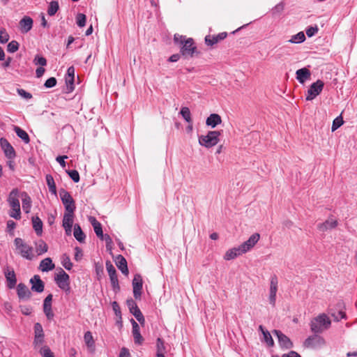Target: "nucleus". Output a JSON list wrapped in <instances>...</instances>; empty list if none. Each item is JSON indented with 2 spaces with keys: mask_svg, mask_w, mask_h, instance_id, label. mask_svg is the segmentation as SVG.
Masks as SVG:
<instances>
[{
  "mask_svg": "<svg viewBox=\"0 0 357 357\" xmlns=\"http://www.w3.org/2000/svg\"><path fill=\"white\" fill-rule=\"evenodd\" d=\"M112 305L113 310H114V312H115V314H116V316L120 315V314H121L120 307H119V305H118V303H117L116 301H114V302L112 303Z\"/></svg>",
  "mask_w": 357,
  "mask_h": 357,
  "instance_id": "obj_64",
  "label": "nucleus"
},
{
  "mask_svg": "<svg viewBox=\"0 0 357 357\" xmlns=\"http://www.w3.org/2000/svg\"><path fill=\"white\" fill-rule=\"evenodd\" d=\"M331 324L329 317L325 314H321L311 321L310 329L314 333H321L328 329Z\"/></svg>",
  "mask_w": 357,
  "mask_h": 357,
  "instance_id": "obj_3",
  "label": "nucleus"
},
{
  "mask_svg": "<svg viewBox=\"0 0 357 357\" xmlns=\"http://www.w3.org/2000/svg\"><path fill=\"white\" fill-rule=\"evenodd\" d=\"M329 314L331 317L334 318V320L336 321H340L342 319H344L346 317L345 312L341 308V305H340L337 312H333L332 309L330 310Z\"/></svg>",
  "mask_w": 357,
  "mask_h": 357,
  "instance_id": "obj_38",
  "label": "nucleus"
},
{
  "mask_svg": "<svg viewBox=\"0 0 357 357\" xmlns=\"http://www.w3.org/2000/svg\"><path fill=\"white\" fill-rule=\"evenodd\" d=\"M5 277L8 282V287L13 289L17 283L16 275L13 270H10L8 268L5 271Z\"/></svg>",
  "mask_w": 357,
  "mask_h": 357,
  "instance_id": "obj_22",
  "label": "nucleus"
},
{
  "mask_svg": "<svg viewBox=\"0 0 357 357\" xmlns=\"http://www.w3.org/2000/svg\"><path fill=\"white\" fill-rule=\"evenodd\" d=\"M17 250H19L22 257L27 259H32L33 258V248L28 244L24 242L20 238H16L14 241Z\"/></svg>",
  "mask_w": 357,
  "mask_h": 357,
  "instance_id": "obj_5",
  "label": "nucleus"
},
{
  "mask_svg": "<svg viewBox=\"0 0 357 357\" xmlns=\"http://www.w3.org/2000/svg\"><path fill=\"white\" fill-rule=\"evenodd\" d=\"M68 158V156L67 155H62V156H58L56 158V160L60 164V165L62 167H66V162H65V159Z\"/></svg>",
  "mask_w": 357,
  "mask_h": 357,
  "instance_id": "obj_60",
  "label": "nucleus"
},
{
  "mask_svg": "<svg viewBox=\"0 0 357 357\" xmlns=\"http://www.w3.org/2000/svg\"><path fill=\"white\" fill-rule=\"evenodd\" d=\"M33 63L35 65H40L42 66H45L47 64V60L43 56H40L39 55H36L34 58Z\"/></svg>",
  "mask_w": 357,
  "mask_h": 357,
  "instance_id": "obj_52",
  "label": "nucleus"
},
{
  "mask_svg": "<svg viewBox=\"0 0 357 357\" xmlns=\"http://www.w3.org/2000/svg\"><path fill=\"white\" fill-rule=\"evenodd\" d=\"M156 357H165V352L166 350L163 340L161 338H158L156 342Z\"/></svg>",
  "mask_w": 357,
  "mask_h": 357,
  "instance_id": "obj_35",
  "label": "nucleus"
},
{
  "mask_svg": "<svg viewBox=\"0 0 357 357\" xmlns=\"http://www.w3.org/2000/svg\"><path fill=\"white\" fill-rule=\"evenodd\" d=\"M227 34L226 32L220 33L216 36H207L205 38V43L208 45H213L218 43L219 41L224 40L227 37Z\"/></svg>",
  "mask_w": 357,
  "mask_h": 357,
  "instance_id": "obj_23",
  "label": "nucleus"
},
{
  "mask_svg": "<svg viewBox=\"0 0 357 357\" xmlns=\"http://www.w3.org/2000/svg\"><path fill=\"white\" fill-rule=\"evenodd\" d=\"M84 342H85L86 346L89 348H90V349L94 348V340H93L92 333L90 331H87L85 333L84 336Z\"/></svg>",
  "mask_w": 357,
  "mask_h": 357,
  "instance_id": "obj_43",
  "label": "nucleus"
},
{
  "mask_svg": "<svg viewBox=\"0 0 357 357\" xmlns=\"http://www.w3.org/2000/svg\"><path fill=\"white\" fill-rule=\"evenodd\" d=\"M284 10L283 3H280L276 5L273 9V13H280Z\"/></svg>",
  "mask_w": 357,
  "mask_h": 357,
  "instance_id": "obj_63",
  "label": "nucleus"
},
{
  "mask_svg": "<svg viewBox=\"0 0 357 357\" xmlns=\"http://www.w3.org/2000/svg\"><path fill=\"white\" fill-rule=\"evenodd\" d=\"M220 134V131L218 130L208 131L206 135L199 137V143L206 148L214 146L219 142Z\"/></svg>",
  "mask_w": 357,
  "mask_h": 357,
  "instance_id": "obj_4",
  "label": "nucleus"
},
{
  "mask_svg": "<svg viewBox=\"0 0 357 357\" xmlns=\"http://www.w3.org/2000/svg\"><path fill=\"white\" fill-rule=\"evenodd\" d=\"M74 213L66 211L63 218V227L68 235H70L72 231V227L73 224Z\"/></svg>",
  "mask_w": 357,
  "mask_h": 357,
  "instance_id": "obj_16",
  "label": "nucleus"
},
{
  "mask_svg": "<svg viewBox=\"0 0 357 357\" xmlns=\"http://www.w3.org/2000/svg\"><path fill=\"white\" fill-rule=\"evenodd\" d=\"M89 221L92 225L94 231L97 236L99 237L100 239L103 240V237L105 236L103 235L101 224L93 217H90Z\"/></svg>",
  "mask_w": 357,
  "mask_h": 357,
  "instance_id": "obj_28",
  "label": "nucleus"
},
{
  "mask_svg": "<svg viewBox=\"0 0 357 357\" xmlns=\"http://www.w3.org/2000/svg\"><path fill=\"white\" fill-rule=\"evenodd\" d=\"M19 49V43L16 40H12L8 44L7 50L10 53L17 52Z\"/></svg>",
  "mask_w": 357,
  "mask_h": 357,
  "instance_id": "obj_48",
  "label": "nucleus"
},
{
  "mask_svg": "<svg viewBox=\"0 0 357 357\" xmlns=\"http://www.w3.org/2000/svg\"><path fill=\"white\" fill-rule=\"evenodd\" d=\"M343 123H344V121H343V119L341 115L336 117L333 120V125H332V128H331L332 132H334L337 128H339L343 124Z\"/></svg>",
  "mask_w": 357,
  "mask_h": 357,
  "instance_id": "obj_46",
  "label": "nucleus"
},
{
  "mask_svg": "<svg viewBox=\"0 0 357 357\" xmlns=\"http://www.w3.org/2000/svg\"><path fill=\"white\" fill-rule=\"evenodd\" d=\"M17 296L20 300L27 301L31 297V292L23 283H20L17 287Z\"/></svg>",
  "mask_w": 357,
  "mask_h": 357,
  "instance_id": "obj_17",
  "label": "nucleus"
},
{
  "mask_svg": "<svg viewBox=\"0 0 357 357\" xmlns=\"http://www.w3.org/2000/svg\"><path fill=\"white\" fill-rule=\"evenodd\" d=\"M83 257V252L82 250L79 247L75 248V257L74 259L77 261H79Z\"/></svg>",
  "mask_w": 357,
  "mask_h": 357,
  "instance_id": "obj_53",
  "label": "nucleus"
},
{
  "mask_svg": "<svg viewBox=\"0 0 357 357\" xmlns=\"http://www.w3.org/2000/svg\"><path fill=\"white\" fill-rule=\"evenodd\" d=\"M337 225V221L333 218L326 220L324 222L318 225V229L321 231H326L328 229L335 228Z\"/></svg>",
  "mask_w": 357,
  "mask_h": 357,
  "instance_id": "obj_26",
  "label": "nucleus"
},
{
  "mask_svg": "<svg viewBox=\"0 0 357 357\" xmlns=\"http://www.w3.org/2000/svg\"><path fill=\"white\" fill-rule=\"evenodd\" d=\"M18 94L25 99H31L32 95L22 89H17Z\"/></svg>",
  "mask_w": 357,
  "mask_h": 357,
  "instance_id": "obj_59",
  "label": "nucleus"
},
{
  "mask_svg": "<svg viewBox=\"0 0 357 357\" xmlns=\"http://www.w3.org/2000/svg\"><path fill=\"white\" fill-rule=\"evenodd\" d=\"M55 281L59 288L66 292L70 291L69 275L63 269L61 268L55 276Z\"/></svg>",
  "mask_w": 357,
  "mask_h": 357,
  "instance_id": "obj_7",
  "label": "nucleus"
},
{
  "mask_svg": "<svg viewBox=\"0 0 357 357\" xmlns=\"http://www.w3.org/2000/svg\"><path fill=\"white\" fill-rule=\"evenodd\" d=\"M305 40V36L303 31L298 33L297 34L293 36L288 42L291 43H303Z\"/></svg>",
  "mask_w": 357,
  "mask_h": 357,
  "instance_id": "obj_42",
  "label": "nucleus"
},
{
  "mask_svg": "<svg viewBox=\"0 0 357 357\" xmlns=\"http://www.w3.org/2000/svg\"><path fill=\"white\" fill-rule=\"evenodd\" d=\"M86 15L84 14H82V13H79L77 15V17H76V22H77V24L79 26V27H83L85 26V24H86Z\"/></svg>",
  "mask_w": 357,
  "mask_h": 357,
  "instance_id": "obj_49",
  "label": "nucleus"
},
{
  "mask_svg": "<svg viewBox=\"0 0 357 357\" xmlns=\"http://www.w3.org/2000/svg\"><path fill=\"white\" fill-rule=\"evenodd\" d=\"M46 182L49 188L50 192H52L53 195H56V188L54 181V178L52 175H46Z\"/></svg>",
  "mask_w": 357,
  "mask_h": 357,
  "instance_id": "obj_39",
  "label": "nucleus"
},
{
  "mask_svg": "<svg viewBox=\"0 0 357 357\" xmlns=\"http://www.w3.org/2000/svg\"><path fill=\"white\" fill-rule=\"evenodd\" d=\"M35 339L34 342L36 344H40L43 341V330L40 324L36 323L34 326Z\"/></svg>",
  "mask_w": 357,
  "mask_h": 357,
  "instance_id": "obj_30",
  "label": "nucleus"
},
{
  "mask_svg": "<svg viewBox=\"0 0 357 357\" xmlns=\"http://www.w3.org/2000/svg\"><path fill=\"white\" fill-rule=\"evenodd\" d=\"M318 27L315 26H310L306 29V34L308 37H312L314 36L318 32Z\"/></svg>",
  "mask_w": 357,
  "mask_h": 357,
  "instance_id": "obj_56",
  "label": "nucleus"
},
{
  "mask_svg": "<svg viewBox=\"0 0 357 357\" xmlns=\"http://www.w3.org/2000/svg\"><path fill=\"white\" fill-rule=\"evenodd\" d=\"M20 308L21 312L24 315H29L32 312L31 307L29 305H20Z\"/></svg>",
  "mask_w": 357,
  "mask_h": 357,
  "instance_id": "obj_58",
  "label": "nucleus"
},
{
  "mask_svg": "<svg viewBox=\"0 0 357 357\" xmlns=\"http://www.w3.org/2000/svg\"><path fill=\"white\" fill-rule=\"evenodd\" d=\"M75 79V68L73 66H70L67 70V75L66 77V82L68 86H70V90H73L72 85L73 84Z\"/></svg>",
  "mask_w": 357,
  "mask_h": 357,
  "instance_id": "obj_34",
  "label": "nucleus"
},
{
  "mask_svg": "<svg viewBox=\"0 0 357 357\" xmlns=\"http://www.w3.org/2000/svg\"><path fill=\"white\" fill-rule=\"evenodd\" d=\"M174 40L176 43L180 44L181 54L185 57H192L195 53L197 52V47L194 45L192 38H185L184 36L175 34Z\"/></svg>",
  "mask_w": 357,
  "mask_h": 357,
  "instance_id": "obj_1",
  "label": "nucleus"
},
{
  "mask_svg": "<svg viewBox=\"0 0 357 357\" xmlns=\"http://www.w3.org/2000/svg\"><path fill=\"white\" fill-rule=\"evenodd\" d=\"M273 333L277 336L278 342L281 347L284 349H290L292 347L293 344L290 339L281 331L275 330Z\"/></svg>",
  "mask_w": 357,
  "mask_h": 357,
  "instance_id": "obj_15",
  "label": "nucleus"
},
{
  "mask_svg": "<svg viewBox=\"0 0 357 357\" xmlns=\"http://www.w3.org/2000/svg\"><path fill=\"white\" fill-rule=\"evenodd\" d=\"M14 130H15L16 135H17V137H19L20 139H22L24 143L28 144L30 142L29 137L26 131L21 129L18 126H15Z\"/></svg>",
  "mask_w": 357,
  "mask_h": 357,
  "instance_id": "obj_37",
  "label": "nucleus"
},
{
  "mask_svg": "<svg viewBox=\"0 0 357 357\" xmlns=\"http://www.w3.org/2000/svg\"><path fill=\"white\" fill-rule=\"evenodd\" d=\"M241 250H238V247L233 248L231 249L228 250L225 256L224 259L225 260H231L236 258L237 256L242 255Z\"/></svg>",
  "mask_w": 357,
  "mask_h": 357,
  "instance_id": "obj_33",
  "label": "nucleus"
},
{
  "mask_svg": "<svg viewBox=\"0 0 357 357\" xmlns=\"http://www.w3.org/2000/svg\"><path fill=\"white\" fill-rule=\"evenodd\" d=\"M131 324L132 326V335L134 337L135 343L140 345L143 343L144 338L140 334L139 326L133 319H131Z\"/></svg>",
  "mask_w": 357,
  "mask_h": 357,
  "instance_id": "obj_19",
  "label": "nucleus"
},
{
  "mask_svg": "<svg viewBox=\"0 0 357 357\" xmlns=\"http://www.w3.org/2000/svg\"><path fill=\"white\" fill-rule=\"evenodd\" d=\"M260 235L258 233H255L250 236L248 241L243 243L238 246V250H241L243 254L250 251L259 241Z\"/></svg>",
  "mask_w": 357,
  "mask_h": 357,
  "instance_id": "obj_11",
  "label": "nucleus"
},
{
  "mask_svg": "<svg viewBox=\"0 0 357 357\" xmlns=\"http://www.w3.org/2000/svg\"><path fill=\"white\" fill-rule=\"evenodd\" d=\"M180 114L188 123L192 122L191 114L188 107H183L180 111Z\"/></svg>",
  "mask_w": 357,
  "mask_h": 357,
  "instance_id": "obj_45",
  "label": "nucleus"
},
{
  "mask_svg": "<svg viewBox=\"0 0 357 357\" xmlns=\"http://www.w3.org/2000/svg\"><path fill=\"white\" fill-rule=\"evenodd\" d=\"M20 194L17 188H14L9 193L7 199L10 207L9 215L15 220H20L21 218L20 204L19 200Z\"/></svg>",
  "mask_w": 357,
  "mask_h": 357,
  "instance_id": "obj_2",
  "label": "nucleus"
},
{
  "mask_svg": "<svg viewBox=\"0 0 357 357\" xmlns=\"http://www.w3.org/2000/svg\"><path fill=\"white\" fill-rule=\"evenodd\" d=\"M296 75L298 81L300 83L303 84L307 79H308L310 77L311 73L307 68H303L297 70L296 72Z\"/></svg>",
  "mask_w": 357,
  "mask_h": 357,
  "instance_id": "obj_25",
  "label": "nucleus"
},
{
  "mask_svg": "<svg viewBox=\"0 0 357 357\" xmlns=\"http://www.w3.org/2000/svg\"><path fill=\"white\" fill-rule=\"evenodd\" d=\"M47 249V245L43 240H40L36 243V250L38 255L45 253Z\"/></svg>",
  "mask_w": 357,
  "mask_h": 357,
  "instance_id": "obj_40",
  "label": "nucleus"
},
{
  "mask_svg": "<svg viewBox=\"0 0 357 357\" xmlns=\"http://www.w3.org/2000/svg\"><path fill=\"white\" fill-rule=\"evenodd\" d=\"M105 265L114 290H119L120 287L119 284L116 271L114 266L112 265L110 261H107Z\"/></svg>",
  "mask_w": 357,
  "mask_h": 357,
  "instance_id": "obj_12",
  "label": "nucleus"
},
{
  "mask_svg": "<svg viewBox=\"0 0 357 357\" xmlns=\"http://www.w3.org/2000/svg\"><path fill=\"white\" fill-rule=\"evenodd\" d=\"M324 339L319 335H313L307 337L304 342V346L311 349H318L325 345Z\"/></svg>",
  "mask_w": 357,
  "mask_h": 357,
  "instance_id": "obj_9",
  "label": "nucleus"
},
{
  "mask_svg": "<svg viewBox=\"0 0 357 357\" xmlns=\"http://www.w3.org/2000/svg\"><path fill=\"white\" fill-rule=\"evenodd\" d=\"M31 284V290L38 293H41L44 291V283L41 280L39 275H34L30 280Z\"/></svg>",
  "mask_w": 357,
  "mask_h": 357,
  "instance_id": "obj_18",
  "label": "nucleus"
},
{
  "mask_svg": "<svg viewBox=\"0 0 357 357\" xmlns=\"http://www.w3.org/2000/svg\"><path fill=\"white\" fill-rule=\"evenodd\" d=\"M20 197L22 202V209L26 213H29L31 208V199L26 192H22L20 194Z\"/></svg>",
  "mask_w": 357,
  "mask_h": 357,
  "instance_id": "obj_24",
  "label": "nucleus"
},
{
  "mask_svg": "<svg viewBox=\"0 0 357 357\" xmlns=\"http://www.w3.org/2000/svg\"><path fill=\"white\" fill-rule=\"evenodd\" d=\"M278 288V279L275 275L271 277L268 300L270 304L274 307L276 302V294Z\"/></svg>",
  "mask_w": 357,
  "mask_h": 357,
  "instance_id": "obj_10",
  "label": "nucleus"
},
{
  "mask_svg": "<svg viewBox=\"0 0 357 357\" xmlns=\"http://www.w3.org/2000/svg\"><path fill=\"white\" fill-rule=\"evenodd\" d=\"M9 40V35L6 32L5 29H1L0 30V43L4 44L7 43Z\"/></svg>",
  "mask_w": 357,
  "mask_h": 357,
  "instance_id": "obj_50",
  "label": "nucleus"
},
{
  "mask_svg": "<svg viewBox=\"0 0 357 357\" xmlns=\"http://www.w3.org/2000/svg\"><path fill=\"white\" fill-rule=\"evenodd\" d=\"M116 264L123 274H128V268L126 259L121 255H118L116 259Z\"/></svg>",
  "mask_w": 357,
  "mask_h": 357,
  "instance_id": "obj_29",
  "label": "nucleus"
},
{
  "mask_svg": "<svg viewBox=\"0 0 357 357\" xmlns=\"http://www.w3.org/2000/svg\"><path fill=\"white\" fill-rule=\"evenodd\" d=\"M70 178L75 182L77 183L79 181V174L77 170H69L67 172Z\"/></svg>",
  "mask_w": 357,
  "mask_h": 357,
  "instance_id": "obj_51",
  "label": "nucleus"
},
{
  "mask_svg": "<svg viewBox=\"0 0 357 357\" xmlns=\"http://www.w3.org/2000/svg\"><path fill=\"white\" fill-rule=\"evenodd\" d=\"M52 295L49 294L44 300L43 303V310L47 318L48 319H52L54 317V314L52 311Z\"/></svg>",
  "mask_w": 357,
  "mask_h": 357,
  "instance_id": "obj_20",
  "label": "nucleus"
},
{
  "mask_svg": "<svg viewBox=\"0 0 357 357\" xmlns=\"http://www.w3.org/2000/svg\"><path fill=\"white\" fill-rule=\"evenodd\" d=\"M119 357H131L129 350L126 347H123L121 349Z\"/></svg>",
  "mask_w": 357,
  "mask_h": 357,
  "instance_id": "obj_61",
  "label": "nucleus"
},
{
  "mask_svg": "<svg viewBox=\"0 0 357 357\" xmlns=\"http://www.w3.org/2000/svg\"><path fill=\"white\" fill-rule=\"evenodd\" d=\"M39 268L43 272H47L54 268V264L51 258L47 257L40 261Z\"/></svg>",
  "mask_w": 357,
  "mask_h": 357,
  "instance_id": "obj_31",
  "label": "nucleus"
},
{
  "mask_svg": "<svg viewBox=\"0 0 357 357\" xmlns=\"http://www.w3.org/2000/svg\"><path fill=\"white\" fill-rule=\"evenodd\" d=\"M59 196L63 204L64 205L66 211L74 213L75 210V204L70 194L66 190L61 189L59 190Z\"/></svg>",
  "mask_w": 357,
  "mask_h": 357,
  "instance_id": "obj_6",
  "label": "nucleus"
},
{
  "mask_svg": "<svg viewBox=\"0 0 357 357\" xmlns=\"http://www.w3.org/2000/svg\"><path fill=\"white\" fill-rule=\"evenodd\" d=\"M324 86V82L320 79H318L317 82L312 83L307 90L306 100H312L314 99L321 92Z\"/></svg>",
  "mask_w": 357,
  "mask_h": 357,
  "instance_id": "obj_8",
  "label": "nucleus"
},
{
  "mask_svg": "<svg viewBox=\"0 0 357 357\" xmlns=\"http://www.w3.org/2000/svg\"><path fill=\"white\" fill-rule=\"evenodd\" d=\"M32 224L33 228L34 229L36 234L38 236H41L43 233V222L41 220L38 216L33 217Z\"/></svg>",
  "mask_w": 357,
  "mask_h": 357,
  "instance_id": "obj_32",
  "label": "nucleus"
},
{
  "mask_svg": "<svg viewBox=\"0 0 357 357\" xmlns=\"http://www.w3.org/2000/svg\"><path fill=\"white\" fill-rule=\"evenodd\" d=\"M19 24L21 32L27 33L33 26V20L30 17L24 16Z\"/></svg>",
  "mask_w": 357,
  "mask_h": 357,
  "instance_id": "obj_21",
  "label": "nucleus"
},
{
  "mask_svg": "<svg viewBox=\"0 0 357 357\" xmlns=\"http://www.w3.org/2000/svg\"><path fill=\"white\" fill-rule=\"evenodd\" d=\"M0 144L3 149L5 155L8 159H13L15 156V152L13 147L10 145L8 141L5 138L0 139Z\"/></svg>",
  "mask_w": 357,
  "mask_h": 357,
  "instance_id": "obj_14",
  "label": "nucleus"
},
{
  "mask_svg": "<svg viewBox=\"0 0 357 357\" xmlns=\"http://www.w3.org/2000/svg\"><path fill=\"white\" fill-rule=\"evenodd\" d=\"M56 84V79L54 77H50L46 80L44 86L46 88H52Z\"/></svg>",
  "mask_w": 357,
  "mask_h": 357,
  "instance_id": "obj_57",
  "label": "nucleus"
},
{
  "mask_svg": "<svg viewBox=\"0 0 357 357\" xmlns=\"http://www.w3.org/2000/svg\"><path fill=\"white\" fill-rule=\"evenodd\" d=\"M62 265L68 271L70 270L73 267V264L70 261L69 257L66 254L62 256Z\"/></svg>",
  "mask_w": 357,
  "mask_h": 357,
  "instance_id": "obj_47",
  "label": "nucleus"
},
{
  "mask_svg": "<svg viewBox=\"0 0 357 357\" xmlns=\"http://www.w3.org/2000/svg\"><path fill=\"white\" fill-rule=\"evenodd\" d=\"M59 6L58 1H51L49 5L48 10H47L48 15L50 16H53L57 12V10H59Z\"/></svg>",
  "mask_w": 357,
  "mask_h": 357,
  "instance_id": "obj_44",
  "label": "nucleus"
},
{
  "mask_svg": "<svg viewBox=\"0 0 357 357\" xmlns=\"http://www.w3.org/2000/svg\"><path fill=\"white\" fill-rule=\"evenodd\" d=\"M259 329L263 333L264 342L267 344L268 346L273 347L274 345V342L270 333L268 331L264 330L262 326H259Z\"/></svg>",
  "mask_w": 357,
  "mask_h": 357,
  "instance_id": "obj_41",
  "label": "nucleus"
},
{
  "mask_svg": "<svg viewBox=\"0 0 357 357\" xmlns=\"http://www.w3.org/2000/svg\"><path fill=\"white\" fill-rule=\"evenodd\" d=\"M43 357H54L53 354L48 347H43Z\"/></svg>",
  "mask_w": 357,
  "mask_h": 357,
  "instance_id": "obj_62",
  "label": "nucleus"
},
{
  "mask_svg": "<svg viewBox=\"0 0 357 357\" xmlns=\"http://www.w3.org/2000/svg\"><path fill=\"white\" fill-rule=\"evenodd\" d=\"M133 315L141 324H143L144 323V317L139 309L135 310V312L133 314Z\"/></svg>",
  "mask_w": 357,
  "mask_h": 357,
  "instance_id": "obj_55",
  "label": "nucleus"
},
{
  "mask_svg": "<svg viewBox=\"0 0 357 357\" xmlns=\"http://www.w3.org/2000/svg\"><path fill=\"white\" fill-rule=\"evenodd\" d=\"M222 123L221 117L218 114H211L210 116L206 119V124L208 126L211 127L212 128H215L218 125Z\"/></svg>",
  "mask_w": 357,
  "mask_h": 357,
  "instance_id": "obj_27",
  "label": "nucleus"
},
{
  "mask_svg": "<svg viewBox=\"0 0 357 357\" xmlns=\"http://www.w3.org/2000/svg\"><path fill=\"white\" fill-rule=\"evenodd\" d=\"M103 239L105 241L107 250L111 251L113 247V241L112 238L109 235L105 234L103 237Z\"/></svg>",
  "mask_w": 357,
  "mask_h": 357,
  "instance_id": "obj_54",
  "label": "nucleus"
},
{
  "mask_svg": "<svg viewBox=\"0 0 357 357\" xmlns=\"http://www.w3.org/2000/svg\"><path fill=\"white\" fill-rule=\"evenodd\" d=\"M142 278L139 274H136L132 280L133 296L135 299H140L142 289Z\"/></svg>",
  "mask_w": 357,
  "mask_h": 357,
  "instance_id": "obj_13",
  "label": "nucleus"
},
{
  "mask_svg": "<svg viewBox=\"0 0 357 357\" xmlns=\"http://www.w3.org/2000/svg\"><path fill=\"white\" fill-rule=\"evenodd\" d=\"M73 235L79 242L82 243L84 241L86 236L79 225H75L74 226Z\"/></svg>",
  "mask_w": 357,
  "mask_h": 357,
  "instance_id": "obj_36",
  "label": "nucleus"
}]
</instances>
